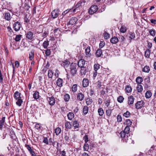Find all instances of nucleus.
<instances>
[{"label": "nucleus", "instance_id": "1", "mask_svg": "<svg viewBox=\"0 0 156 156\" xmlns=\"http://www.w3.org/2000/svg\"><path fill=\"white\" fill-rule=\"evenodd\" d=\"M78 68L77 65L75 63H72L70 65L69 71H70L71 75L74 76L77 72Z\"/></svg>", "mask_w": 156, "mask_h": 156}, {"label": "nucleus", "instance_id": "2", "mask_svg": "<svg viewBox=\"0 0 156 156\" xmlns=\"http://www.w3.org/2000/svg\"><path fill=\"white\" fill-rule=\"evenodd\" d=\"M127 134L124 132L123 131H122L119 133V135L121 138H122V141L123 142H127L129 139L128 136L126 135Z\"/></svg>", "mask_w": 156, "mask_h": 156}, {"label": "nucleus", "instance_id": "3", "mask_svg": "<svg viewBox=\"0 0 156 156\" xmlns=\"http://www.w3.org/2000/svg\"><path fill=\"white\" fill-rule=\"evenodd\" d=\"M61 65L65 69L66 71L69 70V66L70 65L69 61L66 60L62 61L61 62Z\"/></svg>", "mask_w": 156, "mask_h": 156}, {"label": "nucleus", "instance_id": "4", "mask_svg": "<svg viewBox=\"0 0 156 156\" xmlns=\"http://www.w3.org/2000/svg\"><path fill=\"white\" fill-rule=\"evenodd\" d=\"M144 101L143 100L137 101L135 104L136 108L137 109H141L144 106Z\"/></svg>", "mask_w": 156, "mask_h": 156}, {"label": "nucleus", "instance_id": "5", "mask_svg": "<svg viewBox=\"0 0 156 156\" xmlns=\"http://www.w3.org/2000/svg\"><path fill=\"white\" fill-rule=\"evenodd\" d=\"M98 9V6L96 5H93L91 7L89 11L90 14H93L96 12Z\"/></svg>", "mask_w": 156, "mask_h": 156}, {"label": "nucleus", "instance_id": "6", "mask_svg": "<svg viewBox=\"0 0 156 156\" xmlns=\"http://www.w3.org/2000/svg\"><path fill=\"white\" fill-rule=\"evenodd\" d=\"M21 27L20 23L18 22L15 23L13 24V28L16 31H18Z\"/></svg>", "mask_w": 156, "mask_h": 156}, {"label": "nucleus", "instance_id": "7", "mask_svg": "<svg viewBox=\"0 0 156 156\" xmlns=\"http://www.w3.org/2000/svg\"><path fill=\"white\" fill-rule=\"evenodd\" d=\"M47 100L48 101L49 105H51L53 106L55 104V101L53 96L47 98Z\"/></svg>", "mask_w": 156, "mask_h": 156}, {"label": "nucleus", "instance_id": "8", "mask_svg": "<svg viewBox=\"0 0 156 156\" xmlns=\"http://www.w3.org/2000/svg\"><path fill=\"white\" fill-rule=\"evenodd\" d=\"M77 21V19L76 17H73L71 19L70 21L67 24V25L69 26V25H73L75 24Z\"/></svg>", "mask_w": 156, "mask_h": 156}, {"label": "nucleus", "instance_id": "9", "mask_svg": "<svg viewBox=\"0 0 156 156\" xmlns=\"http://www.w3.org/2000/svg\"><path fill=\"white\" fill-rule=\"evenodd\" d=\"M26 37L29 40H32L34 38V34L32 32L28 31L26 34Z\"/></svg>", "mask_w": 156, "mask_h": 156}, {"label": "nucleus", "instance_id": "10", "mask_svg": "<svg viewBox=\"0 0 156 156\" xmlns=\"http://www.w3.org/2000/svg\"><path fill=\"white\" fill-rule=\"evenodd\" d=\"M59 11L58 9H55L51 12L52 17L53 19L57 18L58 15Z\"/></svg>", "mask_w": 156, "mask_h": 156}, {"label": "nucleus", "instance_id": "11", "mask_svg": "<svg viewBox=\"0 0 156 156\" xmlns=\"http://www.w3.org/2000/svg\"><path fill=\"white\" fill-rule=\"evenodd\" d=\"M25 147L30 152V153L32 156H35V152L33 151L32 147H31L29 145L26 144L25 145Z\"/></svg>", "mask_w": 156, "mask_h": 156}, {"label": "nucleus", "instance_id": "12", "mask_svg": "<svg viewBox=\"0 0 156 156\" xmlns=\"http://www.w3.org/2000/svg\"><path fill=\"white\" fill-rule=\"evenodd\" d=\"M85 61L83 59H80L78 62L77 66L78 67H84Z\"/></svg>", "mask_w": 156, "mask_h": 156}, {"label": "nucleus", "instance_id": "13", "mask_svg": "<svg viewBox=\"0 0 156 156\" xmlns=\"http://www.w3.org/2000/svg\"><path fill=\"white\" fill-rule=\"evenodd\" d=\"M76 98L77 100L80 101H82L84 99V94L81 93H79L77 94Z\"/></svg>", "mask_w": 156, "mask_h": 156}, {"label": "nucleus", "instance_id": "14", "mask_svg": "<svg viewBox=\"0 0 156 156\" xmlns=\"http://www.w3.org/2000/svg\"><path fill=\"white\" fill-rule=\"evenodd\" d=\"M4 16V18L7 21H9L10 20L11 17V15L9 12H5L3 14Z\"/></svg>", "mask_w": 156, "mask_h": 156}, {"label": "nucleus", "instance_id": "15", "mask_svg": "<svg viewBox=\"0 0 156 156\" xmlns=\"http://www.w3.org/2000/svg\"><path fill=\"white\" fill-rule=\"evenodd\" d=\"M90 52V47L88 46L85 50V53L87 57H90L91 55Z\"/></svg>", "mask_w": 156, "mask_h": 156}, {"label": "nucleus", "instance_id": "16", "mask_svg": "<svg viewBox=\"0 0 156 156\" xmlns=\"http://www.w3.org/2000/svg\"><path fill=\"white\" fill-rule=\"evenodd\" d=\"M88 80L86 79H84L82 81V85L83 87H87L89 84Z\"/></svg>", "mask_w": 156, "mask_h": 156}, {"label": "nucleus", "instance_id": "17", "mask_svg": "<svg viewBox=\"0 0 156 156\" xmlns=\"http://www.w3.org/2000/svg\"><path fill=\"white\" fill-rule=\"evenodd\" d=\"M73 125L75 129L79 128L80 124L79 122L76 120L73 122Z\"/></svg>", "mask_w": 156, "mask_h": 156}, {"label": "nucleus", "instance_id": "18", "mask_svg": "<svg viewBox=\"0 0 156 156\" xmlns=\"http://www.w3.org/2000/svg\"><path fill=\"white\" fill-rule=\"evenodd\" d=\"M134 100V98L132 96H130L128 97V104L132 105Z\"/></svg>", "mask_w": 156, "mask_h": 156}, {"label": "nucleus", "instance_id": "19", "mask_svg": "<svg viewBox=\"0 0 156 156\" xmlns=\"http://www.w3.org/2000/svg\"><path fill=\"white\" fill-rule=\"evenodd\" d=\"M63 80L62 79L58 78L56 81V84L58 87L62 86Z\"/></svg>", "mask_w": 156, "mask_h": 156}, {"label": "nucleus", "instance_id": "20", "mask_svg": "<svg viewBox=\"0 0 156 156\" xmlns=\"http://www.w3.org/2000/svg\"><path fill=\"white\" fill-rule=\"evenodd\" d=\"M119 40L118 38L115 37H114L111 38L110 41L112 44H116L118 41Z\"/></svg>", "mask_w": 156, "mask_h": 156}, {"label": "nucleus", "instance_id": "21", "mask_svg": "<svg viewBox=\"0 0 156 156\" xmlns=\"http://www.w3.org/2000/svg\"><path fill=\"white\" fill-rule=\"evenodd\" d=\"M20 95L21 94L18 91H17L14 94V98L16 100L21 98Z\"/></svg>", "mask_w": 156, "mask_h": 156}, {"label": "nucleus", "instance_id": "22", "mask_svg": "<svg viewBox=\"0 0 156 156\" xmlns=\"http://www.w3.org/2000/svg\"><path fill=\"white\" fill-rule=\"evenodd\" d=\"M67 116L69 120H72L74 117V115L73 112H69L67 114Z\"/></svg>", "mask_w": 156, "mask_h": 156}, {"label": "nucleus", "instance_id": "23", "mask_svg": "<svg viewBox=\"0 0 156 156\" xmlns=\"http://www.w3.org/2000/svg\"><path fill=\"white\" fill-rule=\"evenodd\" d=\"M87 72V69L85 67H81L80 70V73L81 75L84 76Z\"/></svg>", "mask_w": 156, "mask_h": 156}, {"label": "nucleus", "instance_id": "24", "mask_svg": "<svg viewBox=\"0 0 156 156\" xmlns=\"http://www.w3.org/2000/svg\"><path fill=\"white\" fill-rule=\"evenodd\" d=\"M96 54L97 57H101L102 55V50L101 49H98L96 52Z\"/></svg>", "mask_w": 156, "mask_h": 156}, {"label": "nucleus", "instance_id": "25", "mask_svg": "<svg viewBox=\"0 0 156 156\" xmlns=\"http://www.w3.org/2000/svg\"><path fill=\"white\" fill-rule=\"evenodd\" d=\"M150 71V67L147 66H145L142 70L143 72L147 73H148Z\"/></svg>", "mask_w": 156, "mask_h": 156}, {"label": "nucleus", "instance_id": "26", "mask_svg": "<svg viewBox=\"0 0 156 156\" xmlns=\"http://www.w3.org/2000/svg\"><path fill=\"white\" fill-rule=\"evenodd\" d=\"M49 45V41L47 39L43 43L42 46L45 49L47 48Z\"/></svg>", "mask_w": 156, "mask_h": 156}, {"label": "nucleus", "instance_id": "27", "mask_svg": "<svg viewBox=\"0 0 156 156\" xmlns=\"http://www.w3.org/2000/svg\"><path fill=\"white\" fill-rule=\"evenodd\" d=\"M151 53V50L149 49L146 50L145 52V56L147 58H149Z\"/></svg>", "mask_w": 156, "mask_h": 156}, {"label": "nucleus", "instance_id": "28", "mask_svg": "<svg viewBox=\"0 0 156 156\" xmlns=\"http://www.w3.org/2000/svg\"><path fill=\"white\" fill-rule=\"evenodd\" d=\"M5 117H3L2 118V119L0 120V129H2V128L4 125V123L5 121Z\"/></svg>", "mask_w": 156, "mask_h": 156}, {"label": "nucleus", "instance_id": "29", "mask_svg": "<svg viewBox=\"0 0 156 156\" xmlns=\"http://www.w3.org/2000/svg\"><path fill=\"white\" fill-rule=\"evenodd\" d=\"M83 112L84 115L87 114L88 112L89 108L87 106H85L83 108Z\"/></svg>", "mask_w": 156, "mask_h": 156}, {"label": "nucleus", "instance_id": "30", "mask_svg": "<svg viewBox=\"0 0 156 156\" xmlns=\"http://www.w3.org/2000/svg\"><path fill=\"white\" fill-rule=\"evenodd\" d=\"M136 81L137 83L140 84L142 82L143 79L142 77L139 76L136 78Z\"/></svg>", "mask_w": 156, "mask_h": 156}, {"label": "nucleus", "instance_id": "31", "mask_svg": "<svg viewBox=\"0 0 156 156\" xmlns=\"http://www.w3.org/2000/svg\"><path fill=\"white\" fill-rule=\"evenodd\" d=\"M66 128L67 129H70L72 127V125L68 121L66 122L65 124Z\"/></svg>", "mask_w": 156, "mask_h": 156}, {"label": "nucleus", "instance_id": "32", "mask_svg": "<svg viewBox=\"0 0 156 156\" xmlns=\"http://www.w3.org/2000/svg\"><path fill=\"white\" fill-rule=\"evenodd\" d=\"M127 30L126 27L124 25H122L120 29V31L122 33H124L126 32Z\"/></svg>", "mask_w": 156, "mask_h": 156}, {"label": "nucleus", "instance_id": "33", "mask_svg": "<svg viewBox=\"0 0 156 156\" xmlns=\"http://www.w3.org/2000/svg\"><path fill=\"white\" fill-rule=\"evenodd\" d=\"M152 95L151 92L149 90L147 91L145 93V97L147 98H150Z\"/></svg>", "mask_w": 156, "mask_h": 156}, {"label": "nucleus", "instance_id": "34", "mask_svg": "<svg viewBox=\"0 0 156 156\" xmlns=\"http://www.w3.org/2000/svg\"><path fill=\"white\" fill-rule=\"evenodd\" d=\"M34 52L33 51H31L29 53V59L30 60H32L34 58Z\"/></svg>", "mask_w": 156, "mask_h": 156}, {"label": "nucleus", "instance_id": "35", "mask_svg": "<svg viewBox=\"0 0 156 156\" xmlns=\"http://www.w3.org/2000/svg\"><path fill=\"white\" fill-rule=\"evenodd\" d=\"M137 90L138 92H141L143 90L142 86L141 85L138 84L137 87Z\"/></svg>", "mask_w": 156, "mask_h": 156}, {"label": "nucleus", "instance_id": "36", "mask_svg": "<svg viewBox=\"0 0 156 156\" xmlns=\"http://www.w3.org/2000/svg\"><path fill=\"white\" fill-rule=\"evenodd\" d=\"M22 36V35L20 34L16 35L15 39V41L17 42L19 41L21 39Z\"/></svg>", "mask_w": 156, "mask_h": 156}, {"label": "nucleus", "instance_id": "37", "mask_svg": "<svg viewBox=\"0 0 156 156\" xmlns=\"http://www.w3.org/2000/svg\"><path fill=\"white\" fill-rule=\"evenodd\" d=\"M55 133L57 135H58L61 132V129L59 127H57L55 129Z\"/></svg>", "mask_w": 156, "mask_h": 156}, {"label": "nucleus", "instance_id": "38", "mask_svg": "<svg viewBox=\"0 0 156 156\" xmlns=\"http://www.w3.org/2000/svg\"><path fill=\"white\" fill-rule=\"evenodd\" d=\"M98 112L100 116H102L104 113L103 110L102 108H99L98 110Z\"/></svg>", "mask_w": 156, "mask_h": 156}, {"label": "nucleus", "instance_id": "39", "mask_svg": "<svg viewBox=\"0 0 156 156\" xmlns=\"http://www.w3.org/2000/svg\"><path fill=\"white\" fill-rule=\"evenodd\" d=\"M112 110L111 109H108V110H106V115L107 116L109 117L111 115V114L112 113Z\"/></svg>", "mask_w": 156, "mask_h": 156}, {"label": "nucleus", "instance_id": "40", "mask_svg": "<svg viewBox=\"0 0 156 156\" xmlns=\"http://www.w3.org/2000/svg\"><path fill=\"white\" fill-rule=\"evenodd\" d=\"M149 31L150 34L152 36H154L155 35V30L152 29L149 30Z\"/></svg>", "mask_w": 156, "mask_h": 156}, {"label": "nucleus", "instance_id": "41", "mask_svg": "<svg viewBox=\"0 0 156 156\" xmlns=\"http://www.w3.org/2000/svg\"><path fill=\"white\" fill-rule=\"evenodd\" d=\"M53 73L51 70H49L48 71V76L49 78H52L53 76Z\"/></svg>", "mask_w": 156, "mask_h": 156}, {"label": "nucleus", "instance_id": "42", "mask_svg": "<svg viewBox=\"0 0 156 156\" xmlns=\"http://www.w3.org/2000/svg\"><path fill=\"white\" fill-rule=\"evenodd\" d=\"M60 32V30H58V28L54 30V32L55 33V37H58L59 36V34Z\"/></svg>", "mask_w": 156, "mask_h": 156}, {"label": "nucleus", "instance_id": "43", "mask_svg": "<svg viewBox=\"0 0 156 156\" xmlns=\"http://www.w3.org/2000/svg\"><path fill=\"white\" fill-rule=\"evenodd\" d=\"M77 84H74L72 88V91L75 93L76 92L77 90Z\"/></svg>", "mask_w": 156, "mask_h": 156}, {"label": "nucleus", "instance_id": "44", "mask_svg": "<svg viewBox=\"0 0 156 156\" xmlns=\"http://www.w3.org/2000/svg\"><path fill=\"white\" fill-rule=\"evenodd\" d=\"M39 92L37 91H36L34 94H33V97L34 98L36 99H37L39 98Z\"/></svg>", "mask_w": 156, "mask_h": 156}, {"label": "nucleus", "instance_id": "45", "mask_svg": "<svg viewBox=\"0 0 156 156\" xmlns=\"http://www.w3.org/2000/svg\"><path fill=\"white\" fill-rule=\"evenodd\" d=\"M124 99V98L123 96H120L117 98V101L118 102L121 103L123 102Z\"/></svg>", "mask_w": 156, "mask_h": 156}, {"label": "nucleus", "instance_id": "46", "mask_svg": "<svg viewBox=\"0 0 156 156\" xmlns=\"http://www.w3.org/2000/svg\"><path fill=\"white\" fill-rule=\"evenodd\" d=\"M123 131L125 133H126L127 134H128L129 133V127L128 126H126L125 128L124 131Z\"/></svg>", "mask_w": 156, "mask_h": 156}, {"label": "nucleus", "instance_id": "47", "mask_svg": "<svg viewBox=\"0 0 156 156\" xmlns=\"http://www.w3.org/2000/svg\"><path fill=\"white\" fill-rule=\"evenodd\" d=\"M18 101L16 102V104L18 106H20L23 102V101L21 99V98L17 99Z\"/></svg>", "mask_w": 156, "mask_h": 156}, {"label": "nucleus", "instance_id": "48", "mask_svg": "<svg viewBox=\"0 0 156 156\" xmlns=\"http://www.w3.org/2000/svg\"><path fill=\"white\" fill-rule=\"evenodd\" d=\"M104 35L105 39H107L109 38L110 37V34L105 31V32Z\"/></svg>", "mask_w": 156, "mask_h": 156}, {"label": "nucleus", "instance_id": "49", "mask_svg": "<svg viewBox=\"0 0 156 156\" xmlns=\"http://www.w3.org/2000/svg\"><path fill=\"white\" fill-rule=\"evenodd\" d=\"M100 65L98 64H95L94 65V68L95 71H97L100 69Z\"/></svg>", "mask_w": 156, "mask_h": 156}, {"label": "nucleus", "instance_id": "50", "mask_svg": "<svg viewBox=\"0 0 156 156\" xmlns=\"http://www.w3.org/2000/svg\"><path fill=\"white\" fill-rule=\"evenodd\" d=\"M125 90L128 93H130L132 91V88L131 87L128 86L126 87Z\"/></svg>", "mask_w": 156, "mask_h": 156}, {"label": "nucleus", "instance_id": "51", "mask_svg": "<svg viewBox=\"0 0 156 156\" xmlns=\"http://www.w3.org/2000/svg\"><path fill=\"white\" fill-rule=\"evenodd\" d=\"M130 115V113L129 112L127 111L126 112L124 113L123 114V116L126 118L129 117Z\"/></svg>", "mask_w": 156, "mask_h": 156}, {"label": "nucleus", "instance_id": "52", "mask_svg": "<svg viewBox=\"0 0 156 156\" xmlns=\"http://www.w3.org/2000/svg\"><path fill=\"white\" fill-rule=\"evenodd\" d=\"M45 54L47 56H49L51 55V51L50 49H48L45 51Z\"/></svg>", "mask_w": 156, "mask_h": 156}, {"label": "nucleus", "instance_id": "53", "mask_svg": "<svg viewBox=\"0 0 156 156\" xmlns=\"http://www.w3.org/2000/svg\"><path fill=\"white\" fill-rule=\"evenodd\" d=\"M70 98L69 95L68 94H66L64 96V100L66 101H68Z\"/></svg>", "mask_w": 156, "mask_h": 156}, {"label": "nucleus", "instance_id": "54", "mask_svg": "<svg viewBox=\"0 0 156 156\" xmlns=\"http://www.w3.org/2000/svg\"><path fill=\"white\" fill-rule=\"evenodd\" d=\"M83 149L84 151H87L89 149V146L87 144H84L83 146Z\"/></svg>", "mask_w": 156, "mask_h": 156}, {"label": "nucleus", "instance_id": "55", "mask_svg": "<svg viewBox=\"0 0 156 156\" xmlns=\"http://www.w3.org/2000/svg\"><path fill=\"white\" fill-rule=\"evenodd\" d=\"M86 102L87 105H88L91 104L92 101L90 98H88L86 100Z\"/></svg>", "mask_w": 156, "mask_h": 156}, {"label": "nucleus", "instance_id": "56", "mask_svg": "<svg viewBox=\"0 0 156 156\" xmlns=\"http://www.w3.org/2000/svg\"><path fill=\"white\" fill-rule=\"evenodd\" d=\"M105 43L104 41H101L100 43L99 44V48H102L105 45Z\"/></svg>", "mask_w": 156, "mask_h": 156}, {"label": "nucleus", "instance_id": "57", "mask_svg": "<svg viewBox=\"0 0 156 156\" xmlns=\"http://www.w3.org/2000/svg\"><path fill=\"white\" fill-rule=\"evenodd\" d=\"M117 121L118 122H121L122 121V118L120 115H118L117 116Z\"/></svg>", "mask_w": 156, "mask_h": 156}, {"label": "nucleus", "instance_id": "58", "mask_svg": "<svg viewBox=\"0 0 156 156\" xmlns=\"http://www.w3.org/2000/svg\"><path fill=\"white\" fill-rule=\"evenodd\" d=\"M48 33L46 32V31H44L42 34V36L43 37V39L41 40L42 41V40L44 38L46 37L48 35Z\"/></svg>", "mask_w": 156, "mask_h": 156}, {"label": "nucleus", "instance_id": "59", "mask_svg": "<svg viewBox=\"0 0 156 156\" xmlns=\"http://www.w3.org/2000/svg\"><path fill=\"white\" fill-rule=\"evenodd\" d=\"M59 143L56 142H54L52 143L53 145L56 147L58 149V145Z\"/></svg>", "mask_w": 156, "mask_h": 156}, {"label": "nucleus", "instance_id": "60", "mask_svg": "<svg viewBox=\"0 0 156 156\" xmlns=\"http://www.w3.org/2000/svg\"><path fill=\"white\" fill-rule=\"evenodd\" d=\"M43 142L47 144H48V141L47 138L45 137H44L43 140Z\"/></svg>", "mask_w": 156, "mask_h": 156}, {"label": "nucleus", "instance_id": "61", "mask_svg": "<svg viewBox=\"0 0 156 156\" xmlns=\"http://www.w3.org/2000/svg\"><path fill=\"white\" fill-rule=\"evenodd\" d=\"M126 124L127 125V126H129L131 125L132 124V122L129 119H127L126 121Z\"/></svg>", "mask_w": 156, "mask_h": 156}, {"label": "nucleus", "instance_id": "62", "mask_svg": "<svg viewBox=\"0 0 156 156\" xmlns=\"http://www.w3.org/2000/svg\"><path fill=\"white\" fill-rule=\"evenodd\" d=\"M3 78L2 77V74L1 72V71L0 69V82L1 83L3 82Z\"/></svg>", "mask_w": 156, "mask_h": 156}, {"label": "nucleus", "instance_id": "63", "mask_svg": "<svg viewBox=\"0 0 156 156\" xmlns=\"http://www.w3.org/2000/svg\"><path fill=\"white\" fill-rule=\"evenodd\" d=\"M130 36L129 37L131 39H133L135 37V34L133 33H131V34H130Z\"/></svg>", "mask_w": 156, "mask_h": 156}, {"label": "nucleus", "instance_id": "64", "mask_svg": "<svg viewBox=\"0 0 156 156\" xmlns=\"http://www.w3.org/2000/svg\"><path fill=\"white\" fill-rule=\"evenodd\" d=\"M35 128L37 129H39L41 128V126L39 124H36L35 125Z\"/></svg>", "mask_w": 156, "mask_h": 156}]
</instances>
